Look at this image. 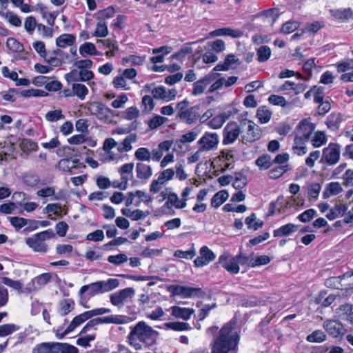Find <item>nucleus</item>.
Instances as JSON below:
<instances>
[{"instance_id":"f257e3e1","label":"nucleus","mask_w":353,"mask_h":353,"mask_svg":"<svg viewBox=\"0 0 353 353\" xmlns=\"http://www.w3.org/2000/svg\"><path fill=\"white\" fill-rule=\"evenodd\" d=\"M239 338L235 323H227L211 343V353H237Z\"/></svg>"},{"instance_id":"f03ea898","label":"nucleus","mask_w":353,"mask_h":353,"mask_svg":"<svg viewBox=\"0 0 353 353\" xmlns=\"http://www.w3.org/2000/svg\"><path fill=\"white\" fill-rule=\"evenodd\" d=\"M157 332L148 325L144 321H139L132 328L128 335L130 344L136 350L142 348V343L145 346H150L155 343Z\"/></svg>"},{"instance_id":"7ed1b4c3","label":"nucleus","mask_w":353,"mask_h":353,"mask_svg":"<svg viewBox=\"0 0 353 353\" xmlns=\"http://www.w3.org/2000/svg\"><path fill=\"white\" fill-rule=\"evenodd\" d=\"M111 310L109 308L101 307L96 308L89 311L84 312L76 316L70 322V325L65 329L64 332L61 334L59 338H63L68 333L72 332L76 327H79L87 320L95 316L103 315L104 314L110 313Z\"/></svg>"},{"instance_id":"20e7f679","label":"nucleus","mask_w":353,"mask_h":353,"mask_svg":"<svg viewBox=\"0 0 353 353\" xmlns=\"http://www.w3.org/2000/svg\"><path fill=\"white\" fill-rule=\"evenodd\" d=\"M54 235L52 230H48L27 238L26 243L34 252L46 253L47 252V246L44 241L54 236Z\"/></svg>"},{"instance_id":"39448f33","label":"nucleus","mask_w":353,"mask_h":353,"mask_svg":"<svg viewBox=\"0 0 353 353\" xmlns=\"http://www.w3.org/2000/svg\"><path fill=\"white\" fill-rule=\"evenodd\" d=\"M340 157L341 145L336 143H330L323 149L321 163L332 166L339 161Z\"/></svg>"},{"instance_id":"423d86ee","label":"nucleus","mask_w":353,"mask_h":353,"mask_svg":"<svg viewBox=\"0 0 353 353\" xmlns=\"http://www.w3.org/2000/svg\"><path fill=\"white\" fill-rule=\"evenodd\" d=\"M124 323L123 316L120 315H111L105 317H98L90 320L81 330V333H86L91 330H97V326L100 324H122Z\"/></svg>"},{"instance_id":"0eeeda50","label":"nucleus","mask_w":353,"mask_h":353,"mask_svg":"<svg viewBox=\"0 0 353 353\" xmlns=\"http://www.w3.org/2000/svg\"><path fill=\"white\" fill-rule=\"evenodd\" d=\"M142 92L145 93L150 92L152 95V97L156 99L164 100L166 101L174 99L176 96L175 90H167L163 86L154 87L153 84H146Z\"/></svg>"},{"instance_id":"6e6552de","label":"nucleus","mask_w":353,"mask_h":353,"mask_svg":"<svg viewBox=\"0 0 353 353\" xmlns=\"http://www.w3.org/2000/svg\"><path fill=\"white\" fill-rule=\"evenodd\" d=\"M88 110L91 114L96 116L99 120L102 121H110L113 116V111L99 102L90 103Z\"/></svg>"},{"instance_id":"1a4fd4ad","label":"nucleus","mask_w":353,"mask_h":353,"mask_svg":"<svg viewBox=\"0 0 353 353\" xmlns=\"http://www.w3.org/2000/svg\"><path fill=\"white\" fill-rule=\"evenodd\" d=\"M204 152L215 150L219 143V136L216 132H205L197 142Z\"/></svg>"},{"instance_id":"9d476101","label":"nucleus","mask_w":353,"mask_h":353,"mask_svg":"<svg viewBox=\"0 0 353 353\" xmlns=\"http://www.w3.org/2000/svg\"><path fill=\"white\" fill-rule=\"evenodd\" d=\"M241 133V128L236 122L228 123L223 130V144L226 145L234 143Z\"/></svg>"},{"instance_id":"9b49d317","label":"nucleus","mask_w":353,"mask_h":353,"mask_svg":"<svg viewBox=\"0 0 353 353\" xmlns=\"http://www.w3.org/2000/svg\"><path fill=\"white\" fill-rule=\"evenodd\" d=\"M241 125H248L246 132L241 136L243 142L252 143L259 140L262 136V129L251 120L245 119Z\"/></svg>"},{"instance_id":"f8f14e48","label":"nucleus","mask_w":353,"mask_h":353,"mask_svg":"<svg viewBox=\"0 0 353 353\" xmlns=\"http://www.w3.org/2000/svg\"><path fill=\"white\" fill-rule=\"evenodd\" d=\"M135 291L132 288H126L112 293L110 296V303L117 307H122L125 303L131 300Z\"/></svg>"},{"instance_id":"ddd939ff","label":"nucleus","mask_w":353,"mask_h":353,"mask_svg":"<svg viewBox=\"0 0 353 353\" xmlns=\"http://www.w3.org/2000/svg\"><path fill=\"white\" fill-rule=\"evenodd\" d=\"M217 263L231 274H236L240 271L237 259H235V256L231 257L228 254L221 255Z\"/></svg>"},{"instance_id":"4468645a","label":"nucleus","mask_w":353,"mask_h":353,"mask_svg":"<svg viewBox=\"0 0 353 353\" xmlns=\"http://www.w3.org/2000/svg\"><path fill=\"white\" fill-rule=\"evenodd\" d=\"M323 327L334 338L341 337L345 332L342 323L336 320H327L323 323Z\"/></svg>"},{"instance_id":"2eb2a0df","label":"nucleus","mask_w":353,"mask_h":353,"mask_svg":"<svg viewBox=\"0 0 353 353\" xmlns=\"http://www.w3.org/2000/svg\"><path fill=\"white\" fill-rule=\"evenodd\" d=\"M314 129L315 125L310 121V119H304L299 122L294 134L309 140Z\"/></svg>"},{"instance_id":"dca6fc26","label":"nucleus","mask_w":353,"mask_h":353,"mask_svg":"<svg viewBox=\"0 0 353 353\" xmlns=\"http://www.w3.org/2000/svg\"><path fill=\"white\" fill-rule=\"evenodd\" d=\"M215 258V254L208 247L204 245L201 248L199 256L195 259L194 263L196 267H203L214 261Z\"/></svg>"},{"instance_id":"f3484780","label":"nucleus","mask_w":353,"mask_h":353,"mask_svg":"<svg viewBox=\"0 0 353 353\" xmlns=\"http://www.w3.org/2000/svg\"><path fill=\"white\" fill-rule=\"evenodd\" d=\"M237 112L236 110H227L214 117L208 121L207 125L214 130L220 129L225 122Z\"/></svg>"},{"instance_id":"a211bd4d","label":"nucleus","mask_w":353,"mask_h":353,"mask_svg":"<svg viewBox=\"0 0 353 353\" xmlns=\"http://www.w3.org/2000/svg\"><path fill=\"white\" fill-rule=\"evenodd\" d=\"M205 292L201 288L178 285V296L182 298H202Z\"/></svg>"},{"instance_id":"6ab92c4d","label":"nucleus","mask_w":353,"mask_h":353,"mask_svg":"<svg viewBox=\"0 0 353 353\" xmlns=\"http://www.w3.org/2000/svg\"><path fill=\"white\" fill-rule=\"evenodd\" d=\"M199 134L195 130L188 132L178 139V154L189 150V143L193 142L197 138Z\"/></svg>"},{"instance_id":"aec40b11","label":"nucleus","mask_w":353,"mask_h":353,"mask_svg":"<svg viewBox=\"0 0 353 353\" xmlns=\"http://www.w3.org/2000/svg\"><path fill=\"white\" fill-rule=\"evenodd\" d=\"M161 196L162 199H160V201L166 199H168L167 202L163 206L166 212L174 214V209L176 208V194L174 192H172L171 189L166 188L164 191L161 192Z\"/></svg>"},{"instance_id":"412c9836","label":"nucleus","mask_w":353,"mask_h":353,"mask_svg":"<svg viewBox=\"0 0 353 353\" xmlns=\"http://www.w3.org/2000/svg\"><path fill=\"white\" fill-rule=\"evenodd\" d=\"M179 106L180 103H178V108H180V110L178 112V117L180 119V121L191 124L196 120L198 117V108L196 106L185 110Z\"/></svg>"},{"instance_id":"4be33fe9","label":"nucleus","mask_w":353,"mask_h":353,"mask_svg":"<svg viewBox=\"0 0 353 353\" xmlns=\"http://www.w3.org/2000/svg\"><path fill=\"white\" fill-rule=\"evenodd\" d=\"M37 195L39 197L53 196L52 200H61L65 198V194L63 190H60L57 194L55 193V188L52 186L45 187L37 192Z\"/></svg>"},{"instance_id":"5701e85b","label":"nucleus","mask_w":353,"mask_h":353,"mask_svg":"<svg viewBox=\"0 0 353 353\" xmlns=\"http://www.w3.org/2000/svg\"><path fill=\"white\" fill-rule=\"evenodd\" d=\"M172 145V141H165L161 143L157 148L153 149L150 152L151 160L159 161L162 158L164 152H168Z\"/></svg>"},{"instance_id":"b1692460","label":"nucleus","mask_w":353,"mask_h":353,"mask_svg":"<svg viewBox=\"0 0 353 353\" xmlns=\"http://www.w3.org/2000/svg\"><path fill=\"white\" fill-rule=\"evenodd\" d=\"M294 143L292 146V150L294 154L298 156H302L307 153L306 143L307 139L301 137L296 134H294Z\"/></svg>"},{"instance_id":"393cba45","label":"nucleus","mask_w":353,"mask_h":353,"mask_svg":"<svg viewBox=\"0 0 353 353\" xmlns=\"http://www.w3.org/2000/svg\"><path fill=\"white\" fill-rule=\"evenodd\" d=\"M209 34L210 37L229 36L232 38H239L243 35V32L230 28H223L214 30L210 32Z\"/></svg>"},{"instance_id":"a878e982","label":"nucleus","mask_w":353,"mask_h":353,"mask_svg":"<svg viewBox=\"0 0 353 353\" xmlns=\"http://www.w3.org/2000/svg\"><path fill=\"white\" fill-rule=\"evenodd\" d=\"M343 191V188L339 182L334 181L326 184L323 192V198L327 199L331 196L338 195Z\"/></svg>"},{"instance_id":"bb28decb","label":"nucleus","mask_w":353,"mask_h":353,"mask_svg":"<svg viewBox=\"0 0 353 353\" xmlns=\"http://www.w3.org/2000/svg\"><path fill=\"white\" fill-rule=\"evenodd\" d=\"M76 41V36L73 34L64 33L56 39V45L59 48L72 46Z\"/></svg>"},{"instance_id":"cd10ccee","label":"nucleus","mask_w":353,"mask_h":353,"mask_svg":"<svg viewBox=\"0 0 353 353\" xmlns=\"http://www.w3.org/2000/svg\"><path fill=\"white\" fill-rule=\"evenodd\" d=\"M299 226L294 223H287L273 231L274 237L288 236L294 233L298 230Z\"/></svg>"},{"instance_id":"c85d7f7f","label":"nucleus","mask_w":353,"mask_h":353,"mask_svg":"<svg viewBox=\"0 0 353 353\" xmlns=\"http://www.w3.org/2000/svg\"><path fill=\"white\" fill-rule=\"evenodd\" d=\"M137 177L141 180H148L152 175V170L150 165L143 163H138L136 165Z\"/></svg>"},{"instance_id":"c756f323","label":"nucleus","mask_w":353,"mask_h":353,"mask_svg":"<svg viewBox=\"0 0 353 353\" xmlns=\"http://www.w3.org/2000/svg\"><path fill=\"white\" fill-rule=\"evenodd\" d=\"M348 210V206L345 204L339 203L336 204L332 208H331L329 212L326 214V217L332 221L338 217H341Z\"/></svg>"},{"instance_id":"7c9ffc66","label":"nucleus","mask_w":353,"mask_h":353,"mask_svg":"<svg viewBox=\"0 0 353 353\" xmlns=\"http://www.w3.org/2000/svg\"><path fill=\"white\" fill-rule=\"evenodd\" d=\"M137 139V136L136 134H130L125 138L123 142L118 145V151L121 153L130 151L132 149V144L135 143Z\"/></svg>"},{"instance_id":"2f4dec72","label":"nucleus","mask_w":353,"mask_h":353,"mask_svg":"<svg viewBox=\"0 0 353 353\" xmlns=\"http://www.w3.org/2000/svg\"><path fill=\"white\" fill-rule=\"evenodd\" d=\"M343 120V116L341 113L333 112L328 116L326 123L330 129L336 130L339 129Z\"/></svg>"},{"instance_id":"473e14b6","label":"nucleus","mask_w":353,"mask_h":353,"mask_svg":"<svg viewBox=\"0 0 353 353\" xmlns=\"http://www.w3.org/2000/svg\"><path fill=\"white\" fill-rule=\"evenodd\" d=\"M204 39H200L198 41L186 43L178 51V59L182 58H190L193 55L194 52H196L197 50H194L193 46L196 45L199 41H203Z\"/></svg>"},{"instance_id":"72a5a7b5","label":"nucleus","mask_w":353,"mask_h":353,"mask_svg":"<svg viewBox=\"0 0 353 353\" xmlns=\"http://www.w3.org/2000/svg\"><path fill=\"white\" fill-rule=\"evenodd\" d=\"M86 292L90 296H93L96 294H102L100 288V284L99 281L92 283L89 285L82 286L79 290V294L83 295Z\"/></svg>"},{"instance_id":"f704fd0d","label":"nucleus","mask_w":353,"mask_h":353,"mask_svg":"<svg viewBox=\"0 0 353 353\" xmlns=\"http://www.w3.org/2000/svg\"><path fill=\"white\" fill-rule=\"evenodd\" d=\"M101 293L110 292L119 286L120 282L117 279H109L106 281H99Z\"/></svg>"},{"instance_id":"c9c22d12","label":"nucleus","mask_w":353,"mask_h":353,"mask_svg":"<svg viewBox=\"0 0 353 353\" xmlns=\"http://www.w3.org/2000/svg\"><path fill=\"white\" fill-rule=\"evenodd\" d=\"M245 223L248 225V229L257 230L263 226V221L261 219H256L255 213H252L245 220Z\"/></svg>"},{"instance_id":"e433bc0d","label":"nucleus","mask_w":353,"mask_h":353,"mask_svg":"<svg viewBox=\"0 0 353 353\" xmlns=\"http://www.w3.org/2000/svg\"><path fill=\"white\" fill-rule=\"evenodd\" d=\"M79 53L81 56L85 55H100L95 46L90 42H85L79 47Z\"/></svg>"},{"instance_id":"4c0bfd02","label":"nucleus","mask_w":353,"mask_h":353,"mask_svg":"<svg viewBox=\"0 0 353 353\" xmlns=\"http://www.w3.org/2000/svg\"><path fill=\"white\" fill-rule=\"evenodd\" d=\"M72 90L73 95L77 96L81 100H84L89 92L85 85L79 83H73Z\"/></svg>"},{"instance_id":"58836bf2","label":"nucleus","mask_w":353,"mask_h":353,"mask_svg":"<svg viewBox=\"0 0 353 353\" xmlns=\"http://www.w3.org/2000/svg\"><path fill=\"white\" fill-rule=\"evenodd\" d=\"M332 16L339 20L345 21L353 19V11L351 8H345L331 11Z\"/></svg>"},{"instance_id":"ea45409f","label":"nucleus","mask_w":353,"mask_h":353,"mask_svg":"<svg viewBox=\"0 0 353 353\" xmlns=\"http://www.w3.org/2000/svg\"><path fill=\"white\" fill-rule=\"evenodd\" d=\"M229 194L225 190L216 192L211 199V205L214 208L221 205L228 198Z\"/></svg>"},{"instance_id":"a19ab883","label":"nucleus","mask_w":353,"mask_h":353,"mask_svg":"<svg viewBox=\"0 0 353 353\" xmlns=\"http://www.w3.org/2000/svg\"><path fill=\"white\" fill-rule=\"evenodd\" d=\"M74 303L72 299H64L59 303V313L61 316H66L73 310Z\"/></svg>"},{"instance_id":"79ce46f5","label":"nucleus","mask_w":353,"mask_h":353,"mask_svg":"<svg viewBox=\"0 0 353 353\" xmlns=\"http://www.w3.org/2000/svg\"><path fill=\"white\" fill-rule=\"evenodd\" d=\"M327 339L326 334L321 330H316L307 335L306 340L310 343H322Z\"/></svg>"},{"instance_id":"37998d69","label":"nucleus","mask_w":353,"mask_h":353,"mask_svg":"<svg viewBox=\"0 0 353 353\" xmlns=\"http://www.w3.org/2000/svg\"><path fill=\"white\" fill-rule=\"evenodd\" d=\"M290 170L288 165H278L272 168L268 172V176L271 179H276Z\"/></svg>"},{"instance_id":"c03bdc74","label":"nucleus","mask_w":353,"mask_h":353,"mask_svg":"<svg viewBox=\"0 0 353 353\" xmlns=\"http://www.w3.org/2000/svg\"><path fill=\"white\" fill-rule=\"evenodd\" d=\"M271 117V112L265 106H261L258 108L256 117L261 123H267L270 120Z\"/></svg>"},{"instance_id":"a18cd8bd","label":"nucleus","mask_w":353,"mask_h":353,"mask_svg":"<svg viewBox=\"0 0 353 353\" xmlns=\"http://www.w3.org/2000/svg\"><path fill=\"white\" fill-rule=\"evenodd\" d=\"M327 141V137L325 134L322 131L316 132L314 137L311 139L312 144L314 148H319L325 145Z\"/></svg>"},{"instance_id":"49530a36","label":"nucleus","mask_w":353,"mask_h":353,"mask_svg":"<svg viewBox=\"0 0 353 353\" xmlns=\"http://www.w3.org/2000/svg\"><path fill=\"white\" fill-rule=\"evenodd\" d=\"M1 16L5 18L8 22L13 26L20 27L21 26V20L19 16L11 11H8L1 14Z\"/></svg>"},{"instance_id":"de8ad7c7","label":"nucleus","mask_w":353,"mask_h":353,"mask_svg":"<svg viewBox=\"0 0 353 353\" xmlns=\"http://www.w3.org/2000/svg\"><path fill=\"white\" fill-rule=\"evenodd\" d=\"M56 343H43L34 349L35 353H57Z\"/></svg>"},{"instance_id":"09e8293b","label":"nucleus","mask_w":353,"mask_h":353,"mask_svg":"<svg viewBox=\"0 0 353 353\" xmlns=\"http://www.w3.org/2000/svg\"><path fill=\"white\" fill-rule=\"evenodd\" d=\"M321 190V185L319 183H312L309 184L307 187L308 199L316 200Z\"/></svg>"},{"instance_id":"8fccbe9b","label":"nucleus","mask_w":353,"mask_h":353,"mask_svg":"<svg viewBox=\"0 0 353 353\" xmlns=\"http://www.w3.org/2000/svg\"><path fill=\"white\" fill-rule=\"evenodd\" d=\"M305 205V200L301 196H291L290 199L286 202L285 207L287 208H295L299 210L303 208Z\"/></svg>"},{"instance_id":"3c124183","label":"nucleus","mask_w":353,"mask_h":353,"mask_svg":"<svg viewBox=\"0 0 353 353\" xmlns=\"http://www.w3.org/2000/svg\"><path fill=\"white\" fill-rule=\"evenodd\" d=\"M40 13L49 26H53L54 25L55 19L59 14L58 12H48L46 7L41 6L40 8Z\"/></svg>"},{"instance_id":"603ef678","label":"nucleus","mask_w":353,"mask_h":353,"mask_svg":"<svg viewBox=\"0 0 353 353\" xmlns=\"http://www.w3.org/2000/svg\"><path fill=\"white\" fill-rule=\"evenodd\" d=\"M255 163L260 170H267L272 165L273 163L271 157L268 154H265L258 157Z\"/></svg>"},{"instance_id":"864d4df0","label":"nucleus","mask_w":353,"mask_h":353,"mask_svg":"<svg viewBox=\"0 0 353 353\" xmlns=\"http://www.w3.org/2000/svg\"><path fill=\"white\" fill-rule=\"evenodd\" d=\"M260 17H262L266 19H269L272 23H274L279 16V10L278 8H270L261 12L259 14Z\"/></svg>"},{"instance_id":"5fc2aeb1","label":"nucleus","mask_w":353,"mask_h":353,"mask_svg":"<svg viewBox=\"0 0 353 353\" xmlns=\"http://www.w3.org/2000/svg\"><path fill=\"white\" fill-rule=\"evenodd\" d=\"M185 303L182 301H178V319H182L183 320H188L191 316L194 313V310L191 308H187L181 307L180 305H183Z\"/></svg>"},{"instance_id":"6e6d98bb","label":"nucleus","mask_w":353,"mask_h":353,"mask_svg":"<svg viewBox=\"0 0 353 353\" xmlns=\"http://www.w3.org/2000/svg\"><path fill=\"white\" fill-rule=\"evenodd\" d=\"M108 29L107 23L105 21H100L97 23L95 31L92 36L97 37H105L108 34Z\"/></svg>"},{"instance_id":"4d7b16f0","label":"nucleus","mask_w":353,"mask_h":353,"mask_svg":"<svg viewBox=\"0 0 353 353\" xmlns=\"http://www.w3.org/2000/svg\"><path fill=\"white\" fill-rule=\"evenodd\" d=\"M134 157L141 161H151L150 152L146 148H139L134 152Z\"/></svg>"},{"instance_id":"13d9d810","label":"nucleus","mask_w":353,"mask_h":353,"mask_svg":"<svg viewBox=\"0 0 353 353\" xmlns=\"http://www.w3.org/2000/svg\"><path fill=\"white\" fill-rule=\"evenodd\" d=\"M0 97L6 101L14 102L19 97V91L16 89H9L8 91L0 92Z\"/></svg>"},{"instance_id":"bf43d9fd","label":"nucleus","mask_w":353,"mask_h":353,"mask_svg":"<svg viewBox=\"0 0 353 353\" xmlns=\"http://www.w3.org/2000/svg\"><path fill=\"white\" fill-rule=\"evenodd\" d=\"M57 353H78V349L68 343H56Z\"/></svg>"},{"instance_id":"052dcab7","label":"nucleus","mask_w":353,"mask_h":353,"mask_svg":"<svg viewBox=\"0 0 353 353\" xmlns=\"http://www.w3.org/2000/svg\"><path fill=\"white\" fill-rule=\"evenodd\" d=\"M256 54L259 62L266 61L271 55V50L267 46H262L257 49Z\"/></svg>"},{"instance_id":"680f3d73","label":"nucleus","mask_w":353,"mask_h":353,"mask_svg":"<svg viewBox=\"0 0 353 353\" xmlns=\"http://www.w3.org/2000/svg\"><path fill=\"white\" fill-rule=\"evenodd\" d=\"M19 330V327L15 324H4L0 325V337L8 336Z\"/></svg>"},{"instance_id":"e2e57ef3","label":"nucleus","mask_w":353,"mask_h":353,"mask_svg":"<svg viewBox=\"0 0 353 353\" xmlns=\"http://www.w3.org/2000/svg\"><path fill=\"white\" fill-rule=\"evenodd\" d=\"M342 290L353 289V272H347L341 276Z\"/></svg>"},{"instance_id":"0e129e2a","label":"nucleus","mask_w":353,"mask_h":353,"mask_svg":"<svg viewBox=\"0 0 353 353\" xmlns=\"http://www.w3.org/2000/svg\"><path fill=\"white\" fill-rule=\"evenodd\" d=\"M45 118L49 122H56L65 119V116L63 114L61 110H56L48 112Z\"/></svg>"},{"instance_id":"69168bd1","label":"nucleus","mask_w":353,"mask_h":353,"mask_svg":"<svg viewBox=\"0 0 353 353\" xmlns=\"http://www.w3.org/2000/svg\"><path fill=\"white\" fill-rule=\"evenodd\" d=\"M52 279L50 273H43L34 278L37 287L41 289L45 286Z\"/></svg>"},{"instance_id":"338daca9","label":"nucleus","mask_w":353,"mask_h":353,"mask_svg":"<svg viewBox=\"0 0 353 353\" xmlns=\"http://www.w3.org/2000/svg\"><path fill=\"white\" fill-rule=\"evenodd\" d=\"M323 22L314 21L311 23H307L302 30V32L305 33L314 34L323 28Z\"/></svg>"},{"instance_id":"774afa93","label":"nucleus","mask_w":353,"mask_h":353,"mask_svg":"<svg viewBox=\"0 0 353 353\" xmlns=\"http://www.w3.org/2000/svg\"><path fill=\"white\" fill-rule=\"evenodd\" d=\"M39 23H37L35 18L32 16H29L26 18L24 22V28L30 34H32L35 28H37Z\"/></svg>"}]
</instances>
